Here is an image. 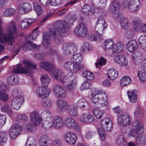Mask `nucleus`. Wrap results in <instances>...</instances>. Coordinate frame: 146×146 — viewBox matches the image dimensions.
I'll return each mask as SVG.
<instances>
[{
  "mask_svg": "<svg viewBox=\"0 0 146 146\" xmlns=\"http://www.w3.org/2000/svg\"><path fill=\"white\" fill-rule=\"evenodd\" d=\"M107 73L108 78L112 80L116 79L118 76L117 71L113 69L108 70Z\"/></svg>",
  "mask_w": 146,
  "mask_h": 146,
  "instance_id": "30",
  "label": "nucleus"
},
{
  "mask_svg": "<svg viewBox=\"0 0 146 146\" xmlns=\"http://www.w3.org/2000/svg\"><path fill=\"white\" fill-rule=\"evenodd\" d=\"M139 43L140 46L146 43V35H141L139 39Z\"/></svg>",
  "mask_w": 146,
  "mask_h": 146,
  "instance_id": "59",
  "label": "nucleus"
},
{
  "mask_svg": "<svg viewBox=\"0 0 146 146\" xmlns=\"http://www.w3.org/2000/svg\"><path fill=\"white\" fill-rule=\"evenodd\" d=\"M41 68H43L46 71L53 72V75L54 78L58 81L64 82L63 80L61 79L62 73L60 70L57 69H55L54 65L51 63L46 61L41 62L40 64Z\"/></svg>",
  "mask_w": 146,
  "mask_h": 146,
  "instance_id": "3",
  "label": "nucleus"
},
{
  "mask_svg": "<svg viewBox=\"0 0 146 146\" xmlns=\"http://www.w3.org/2000/svg\"><path fill=\"white\" fill-rule=\"evenodd\" d=\"M49 138L47 135H42L39 139L40 146H47L49 144Z\"/></svg>",
  "mask_w": 146,
  "mask_h": 146,
  "instance_id": "29",
  "label": "nucleus"
},
{
  "mask_svg": "<svg viewBox=\"0 0 146 146\" xmlns=\"http://www.w3.org/2000/svg\"><path fill=\"white\" fill-rule=\"evenodd\" d=\"M5 84L2 85L0 87V100L4 101H7L8 99V96L5 92L7 88Z\"/></svg>",
  "mask_w": 146,
  "mask_h": 146,
  "instance_id": "24",
  "label": "nucleus"
},
{
  "mask_svg": "<svg viewBox=\"0 0 146 146\" xmlns=\"http://www.w3.org/2000/svg\"><path fill=\"white\" fill-rule=\"evenodd\" d=\"M23 101L24 98L22 96H17L14 98L11 101V106L15 109L18 110L21 104Z\"/></svg>",
  "mask_w": 146,
  "mask_h": 146,
  "instance_id": "15",
  "label": "nucleus"
},
{
  "mask_svg": "<svg viewBox=\"0 0 146 146\" xmlns=\"http://www.w3.org/2000/svg\"><path fill=\"white\" fill-rule=\"evenodd\" d=\"M118 121L121 126L126 127L130 125L131 123V119L129 115H122L118 117Z\"/></svg>",
  "mask_w": 146,
  "mask_h": 146,
  "instance_id": "12",
  "label": "nucleus"
},
{
  "mask_svg": "<svg viewBox=\"0 0 146 146\" xmlns=\"http://www.w3.org/2000/svg\"><path fill=\"white\" fill-rule=\"evenodd\" d=\"M42 103L43 106L48 108L51 107L53 104V102L49 99L43 100Z\"/></svg>",
  "mask_w": 146,
  "mask_h": 146,
  "instance_id": "47",
  "label": "nucleus"
},
{
  "mask_svg": "<svg viewBox=\"0 0 146 146\" xmlns=\"http://www.w3.org/2000/svg\"><path fill=\"white\" fill-rule=\"evenodd\" d=\"M127 94L129 101L131 103L136 102L137 99V91L133 90L131 91H128Z\"/></svg>",
  "mask_w": 146,
  "mask_h": 146,
  "instance_id": "26",
  "label": "nucleus"
},
{
  "mask_svg": "<svg viewBox=\"0 0 146 146\" xmlns=\"http://www.w3.org/2000/svg\"><path fill=\"white\" fill-rule=\"evenodd\" d=\"M7 134L4 132H0V143H5L7 139Z\"/></svg>",
  "mask_w": 146,
  "mask_h": 146,
  "instance_id": "54",
  "label": "nucleus"
},
{
  "mask_svg": "<svg viewBox=\"0 0 146 146\" xmlns=\"http://www.w3.org/2000/svg\"><path fill=\"white\" fill-rule=\"evenodd\" d=\"M114 42L112 40H107L102 44V46L104 50H108L113 48Z\"/></svg>",
  "mask_w": 146,
  "mask_h": 146,
  "instance_id": "32",
  "label": "nucleus"
},
{
  "mask_svg": "<svg viewBox=\"0 0 146 146\" xmlns=\"http://www.w3.org/2000/svg\"><path fill=\"white\" fill-rule=\"evenodd\" d=\"M15 10L14 9L10 8L5 10L3 13V15L6 17L11 16L15 13Z\"/></svg>",
  "mask_w": 146,
  "mask_h": 146,
  "instance_id": "49",
  "label": "nucleus"
},
{
  "mask_svg": "<svg viewBox=\"0 0 146 146\" xmlns=\"http://www.w3.org/2000/svg\"><path fill=\"white\" fill-rule=\"evenodd\" d=\"M107 26L105 24H103L102 25H96L94 27L95 30L99 35H102L104 29L106 28Z\"/></svg>",
  "mask_w": 146,
  "mask_h": 146,
  "instance_id": "46",
  "label": "nucleus"
},
{
  "mask_svg": "<svg viewBox=\"0 0 146 146\" xmlns=\"http://www.w3.org/2000/svg\"><path fill=\"white\" fill-rule=\"evenodd\" d=\"M22 130V128L19 125L15 124L13 125L10 130L9 135L11 138L17 137Z\"/></svg>",
  "mask_w": 146,
  "mask_h": 146,
  "instance_id": "10",
  "label": "nucleus"
},
{
  "mask_svg": "<svg viewBox=\"0 0 146 146\" xmlns=\"http://www.w3.org/2000/svg\"><path fill=\"white\" fill-rule=\"evenodd\" d=\"M42 86L47 87L50 80L46 74L42 75L40 77Z\"/></svg>",
  "mask_w": 146,
  "mask_h": 146,
  "instance_id": "31",
  "label": "nucleus"
},
{
  "mask_svg": "<svg viewBox=\"0 0 146 146\" xmlns=\"http://www.w3.org/2000/svg\"><path fill=\"white\" fill-rule=\"evenodd\" d=\"M144 131V126L142 123L139 121H136L133 123L132 129L129 131V135L130 136L135 133L141 134Z\"/></svg>",
  "mask_w": 146,
  "mask_h": 146,
  "instance_id": "7",
  "label": "nucleus"
},
{
  "mask_svg": "<svg viewBox=\"0 0 146 146\" xmlns=\"http://www.w3.org/2000/svg\"><path fill=\"white\" fill-rule=\"evenodd\" d=\"M123 4L127 6L130 11L134 13L137 12L140 7L139 0H124Z\"/></svg>",
  "mask_w": 146,
  "mask_h": 146,
  "instance_id": "6",
  "label": "nucleus"
},
{
  "mask_svg": "<svg viewBox=\"0 0 146 146\" xmlns=\"http://www.w3.org/2000/svg\"><path fill=\"white\" fill-rule=\"evenodd\" d=\"M6 120V117L3 115L0 114V127L5 124Z\"/></svg>",
  "mask_w": 146,
  "mask_h": 146,
  "instance_id": "62",
  "label": "nucleus"
},
{
  "mask_svg": "<svg viewBox=\"0 0 146 146\" xmlns=\"http://www.w3.org/2000/svg\"><path fill=\"white\" fill-rule=\"evenodd\" d=\"M28 119V116L25 114L18 115L16 117V121L18 123L23 124L25 123Z\"/></svg>",
  "mask_w": 146,
  "mask_h": 146,
  "instance_id": "35",
  "label": "nucleus"
},
{
  "mask_svg": "<svg viewBox=\"0 0 146 146\" xmlns=\"http://www.w3.org/2000/svg\"><path fill=\"white\" fill-rule=\"evenodd\" d=\"M58 107L62 111H65L68 108V104L65 101L62 100H59L57 102Z\"/></svg>",
  "mask_w": 146,
  "mask_h": 146,
  "instance_id": "34",
  "label": "nucleus"
},
{
  "mask_svg": "<svg viewBox=\"0 0 146 146\" xmlns=\"http://www.w3.org/2000/svg\"><path fill=\"white\" fill-rule=\"evenodd\" d=\"M74 63L72 62H67L65 63L64 66L66 70L69 72H72V70Z\"/></svg>",
  "mask_w": 146,
  "mask_h": 146,
  "instance_id": "50",
  "label": "nucleus"
},
{
  "mask_svg": "<svg viewBox=\"0 0 146 146\" xmlns=\"http://www.w3.org/2000/svg\"><path fill=\"white\" fill-rule=\"evenodd\" d=\"M2 111L6 112L7 113H10L11 112V110L9 106L5 105L1 108Z\"/></svg>",
  "mask_w": 146,
  "mask_h": 146,
  "instance_id": "61",
  "label": "nucleus"
},
{
  "mask_svg": "<svg viewBox=\"0 0 146 146\" xmlns=\"http://www.w3.org/2000/svg\"><path fill=\"white\" fill-rule=\"evenodd\" d=\"M100 124L103 129L106 131H110L112 129V122L108 118H104L101 120Z\"/></svg>",
  "mask_w": 146,
  "mask_h": 146,
  "instance_id": "16",
  "label": "nucleus"
},
{
  "mask_svg": "<svg viewBox=\"0 0 146 146\" xmlns=\"http://www.w3.org/2000/svg\"><path fill=\"white\" fill-rule=\"evenodd\" d=\"M92 92L91 100L95 107L98 108L107 105L108 98L105 92L96 89H92Z\"/></svg>",
  "mask_w": 146,
  "mask_h": 146,
  "instance_id": "2",
  "label": "nucleus"
},
{
  "mask_svg": "<svg viewBox=\"0 0 146 146\" xmlns=\"http://www.w3.org/2000/svg\"><path fill=\"white\" fill-rule=\"evenodd\" d=\"M74 33L77 36L84 37L87 35L88 31L86 25L82 22H80L75 28Z\"/></svg>",
  "mask_w": 146,
  "mask_h": 146,
  "instance_id": "8",
  "label": "nucleus"
},
{
  "mask_svg": "<svg viewBox=\"0 0 146 146\" xmlns=\"http://www.w3.org/2000/svg\"><path fill=\"white\" fill-rule=\"evenodd\" d=\"M27 142H29L30 144L29 146H35L36 145V142L35 139L32 137H29L27 140ZM27 145H25L27 146Z\"/></svg>",
  "mask_w": 146,
  "mask_h": 146,
  "instance_id": "57",
  "label": "nucleus"
},
{
  "mask_svg": "<svg viewBox=\"0 0 146 146\" xmlns=\"http://www.w3.org/2000/svg\"><path fill=\"white\" fill-rule=\"evenodd\" d=\"M70 27L69 24L66 21H57L54 27L50 30L48 35L46 33L43 34L42 44L47 48L45 50L46 53L52 54L55 52L50 47V40L48 35L54 39H59L61 36H64L63 34L66 33Z\"/></svg>",
  "mask_w": 146,
  "mask_h": 146,
  "instance_id": "1",
  "label": "nucleus"
},
{
  "mask_svg": "<svg viewBox=\"0 0 146 146\" xmlns=\"http://www.w3.org/2000/svg\"><path fill=\"white\" fill-rule=\"evenodd\" d=\"M64 122L66 126L69 128L78 129L79 128L75 120L71 117L66 118Z\"/></svg>",
  "mask_w": 146,
  "mask_h": 146,
  "instance_id": "14",
  "label": "nucleus"
},
{
  "mask_svg": "<svg viewBox=\"0 0 146 146\" xmlns=\"http://www.w3.org/2000/svg\"><path fill=\"white\" fill-rule=\"evenodd\" d=\"M71 60L75 63H80L82 61V58L80 53H77L74 54L71 57Z\"/></svg>",
  "mask_w": 146,
  "mask_h": 146,
  "instance_id": "41",
  "label": "nucleus"
},
{
  "mask_svg": "<svg viewBox=\"0 0 146 146\" xmlns=\"http://www.w3.org/2000/svg\"><path fill=\"white\" fill-rule=\"evenodd\" d=\"M23 63L27 69L23 67L19 66L14 69L13 71V72L17 73L25 74L27 76L32 77V74L33 71L31 70V68L36 69V64L33 63L29 60H24Z\"/></svg>",
  "mask_w": 146,
  "mask_h": 146,
  "instance_id": "4",
  "label": "nucleus"
},
{
  "mask_svg": "<svg viewBox=\"0 0 146 146\" xmlns=\"http://www.w3.org/2000/svg\"><path fill=\"white\" fill-rule=\"evenodd\" d=\"M98 34H90L88 36V39L91 41L97 40L98 39Z\"/></svg>",
  "mask_w": 146,
  "mask_h": 146,
  "instance_id": "63",
  "label": "nucleus"
},
{
  "mask_svg": "<svg viewBox=\"0 0 146 146\" xmlns=\"http://www.w3.org/2000/svg\"><path fill=\"white\" fill-rule=\"evenodd\" d=\"M24 7L27 13L29 12L31 9V5L28 3L25 2L23 3H21Z\"/></svg>",
  "mask_w": 146,
  "mask_h": 146,
  "instance_id": "60",
  "label": "nucleus"
},
{
  "mask_svg": "<svg viewBox=\"0 0 146 146\" xmlns=\"http://www.w3.org/2000/svg\"><path fill=\"white\" fill-rule=\"evenodd\" d=\"M82 76L88 80H92L94 78L95 76L92 72L88 71H84L82 72Z\"/></svg>",
  "mask_w": 146,
  "mask_h": 146,
  "instance_id": "43",
  "label": "nucleus"
},
{
  "mask_svg": "<svg viewBox=\"0 0 146 146\" xmlns=\"http://www.w3.org/2000/svg\"><path fill=\"white\" fill-rule=\"evenodd\" d=\"M115 61L121 66H125L128 63V60L124 55H119L116 56L115 58Z\"/></svg>",
  "mask_w": 146,
  "mask_h": 146,
  "instance_id": "23",
  "label": "nucleus"
},
{
  "mask_svg": "<svg viewBox=\"0 0 146 146\" xmlns=\"http://www.w3.org/2000/svg\"><path fill=\"white\" fill-rule=\"evenodd\" d=\"M62 49L64 54L69 55L72 53L76 52L77 48L73 45L66 43L63 44Z\"/></svg>",
  "mask_w": 146,
  "mask_h": 146,
  "instance_id": "11",
  "label": "nucleus"
},
{
  "mask_svg": "<svg viewBox=\"0 0 146 146\" xmlns=\"http://www.w3.org/2000/svg\"><path fill=\"white\" fill-rule=\"evenodd\" d=\"M116 142L117 144L120 146H125L127 144L126 140L124 137L122 135L117 137Z\"/></svg>",
  "mask_w": 146,
  "mask_h": 146,
  "instance_id": "33",
  "label": "nucleus"
},
{
  "mask_svg": "<svg viewBox=\"0 0 146 146\" xmlns=\"http://www.w3.org/2000/svg\"><path fill=\"white\" fill-rule=\"evenodd\" d=\"M52 123L53 126L56 129H60L63 126V121L60 116H56L52 120Z\"/></svg>",
  "mask_w": 146,
  "mask_h": 146,
  "instance_id": "19",
  "label": "nucleus"
},
{
  "mask_svg": "<svg viewBox=\"0 0 146 146\" xmlns=\"http://www.w3.org/2000/svg\"><path fill=\"white\" fill-rule=\"evenodd\" d=\"M42 127L47 130H49L53 126L52 121L45 120L42 124Z\"/></svg>",
  "mask_w": 146,
  "mask_h": 146,
  "instance_id": "45",
  "label": "nucleus"
},
{
  "mask_svg": "<svg viewBox=\"0 0 146 146\" xmlns=\"http://www.w3.org/2000/svg\"><path fill=\"white\" fill-rule=\"evenodd\" d=\"M31 119L32 122L35 125H38L40 124L41 118L40 116L37 111H34L31 114Z\"/></svg>",
  "mask_w": 146,
  "mask_h": 146,
  "instance_id": "21",
  "label": "nucleus"
},
{
  "mask_svg": "<svg viewBox=\"0 0 146 146\" xmlns=\"http://www.w3.org/2000/svg\"><path fill=\"white\" fill-rule=\"evenodd\" d=\"M141 23L140 21H135L133 23V29L134 31H137L140 29L141 26Z\"/></svg>",
  "mask_w": 146,
  "mask_h": 146,
  "instance_id": "56",
  "label": "nucleus"
},
{
  "mask_svg": "<svg viewBox=\"0 0 146 146\" xmlns=\"http://www.w3.org/2000/svg\"><path fill=\"white\" fill-rule=\"evenodd\" d=\"M123 48L124 46L123 44L120 43H117L113 46L112 50V54H115L117 53L121 52L123 51Z\"/></svg>",
  "mask_w": 146,
  "mask_h": 146,
  "instance_id": "28",
  "label": "nucleus"
},
{
  "mask_svg": "<svg viewBox=\"0 0 146 146\" xmlns=\"http://www.w3.org/2000/svg\"><path fill=\"white\" fill-rule=\"evenodd\" d=\"M18 77L16 74L11 75L7 78V83L9 84H15L17 82Z\"/></svg>",
  "mask_w": 146,
  "mask_h": 146,
  "instance_id": "37",
  "label": "nucleus"
},
{
  "mask_svg": "<svg viewBox=\"0 0 146 146\" xmlns=\"http://www.w3.org/2000/svg\"><path fill=\"white\" fill-rule=\"evenodd\" d=\"M68 111L70 115L72 117H76L78 115L76 107L74 105L69 106Z\"/></svg>",
  "mask_w": 146,
  "mask_h": 146,
  "instance_id": "40",
  "label": "nucleus"
},
{
  "mask_svg": "<svg viewBox=\"0 0 146 146\" xmlns=\"http://www.w3.org/2000/svg\"><path fill=\"white\" fill-rule=\"evenodd\" d=\"M64 139L66 142L70 144H74L76 140V136L72 132H68L64 135Z\"/></svg>",
  "mask_w": 146,
  "mask_h": 146,
  "instance_id": "20",
  "label": "nucleus"
},
{
  "mask_svg": "<svg viewBox=\"0 0 146 146\" xmlns=\"http://www.w3.org/2000/svg\"><path fill=\"white\" fill-rule=\"evenodd\" d=\"M76 105L81 109L87 110L89 109V105L87 102L84 99H80L77 102Z\"/></svg>",
  "mask_w": 146,
  "mask_h": 146,
  "instance_id": "25",
  "label": "nucleus"
},
{
  "mask_svg": "<svg viewBox=\"0 0 146 146\" xmlns=\"http://www.w3.org/2000/svg\"><path fill=\"white\" fill-rule=\"evenodd\" d=\"M141 111V107L139 106H137L134 112V116L135 118H137L140 117Z\"/></svg>",
  "mask_w": 146,
  "mask_h": 146,
  "instance_id": "55",
  "label": "nucleus"
},
{
  "mask_svg": "<svg viewBox=\"0 0 146 146\" xmlns=\"http://www.w3.org/2000/svg\"><path fill=\"white\" fill-rule=\"evenodd\" d=\"M62 78L61 79L63 80L64 81H60L62 83L66 81V79H67V80H70L71 82L70 84L67 86L66 87V89L68 91L70 92H72L73 91L76 84V78L75 76L71 74V76L70 77L69 76L68 74L64 78H63L62 75Z\"/></svg>",
  "mask_w": 146,
  "mask_h": 146,
  "instance_id": "9",
  "label": "nucleus"
},
{
  "mask_svg": "<svg viewBox=\"0 0 146 146\" xmlns=\"http://www.w3.org/2000/svg\"><path fill=\"white\" fill-rule=\"evenodd\" d=\"M120 7V5L116 1H114L111 3L110 8L112 11H117Z\"/></svg>",
  "mask_w": 146,
  "mask_h": 146,
  "instance_id": "48",
  "label": "nucleus"
},
{
  "mask_svg": "<svg viewBox=\"0 0 146 146\" xmlns=\"http://www.w3.org/2000/svg\"><path fill=\"white\" fill-rule=\"evenodd\" d=\"M26 38L28 41L25 42L24 45L22 46V50L27 51L30 50H37L39 49L40 46L39 45H36L32 42L34 40L31 34L26 36Z\"/></svg>",
  "mask_w": 146,
  "mask_h": 146,
  "instance_id": "5",
  "label": "nucleus"
},
{
  "mask_svg": "<svg viewBox=\"0 0 146 146\" xmlns=\"http://www.w3.org/2000/svg\"><path fill=\"white\" fill-rule=\"evenodd\" d=\"M135 31L132 29H128L125 31V35L128 39L133 38L135 35Z\"/></svg>",
  "mask_w": 146,
  "mask_h": 146,
  "instance_id": "44",
  "label": "nucleus"
},
{
  "mask_svg": "<svg viewBox=\"0 0 146 146\" xmlns=\"http://www.w3.org/2000/svg\"><path fill=\"white\" fill-rule=\"evenodd\" d=\"M94 120L92 116L90 114H82L80 117L81 121L85 123H89L92 122Z\"/></svg>",
  "mask_w": 146,
  "mask_h": 146,
  "instance_id": "27",
  "label": "nucleus"
},
{
  "mask_svg": "<svg viewBox=\"0 0 146 146\" xmlns=\"http://www.w3.org/2000/svg\"><path fill=\"white\" fill-rule=\"evenodd\" d=\"M40 115L44 118L45 120L52 121L53 119L52 116L50 112L47 110L43 111Z\"/></svg>",
  "mask_w": 146,
  "mask_h": 146,
  "instance_id": "36",
  "label": "nucleus"
},
{
  "mask_svg": "<svg viewBox=\"0 0 146 146\" xmlns=\"http://www.w3.org/2000/svg\"><path fill=\"white\" fill-rule=\"evenodd\" d=\"M63 88L61 86L58 85H56L53 87V90L56 96H59L58 92Z\"/></svg>",
  "mask_w": 146,
  "mask_h": 146,
  "instance_id": "58",
  "label": "nucleus"
},
{
  "mask_svg": "<svg viewBox=\"0 0 146 146\" xmlns=\"http://www.w3.org/2000/svg\"><path fill=\"white\" fill-rule=\"evenodd\" d=\"M53 143L54 146H62V145L61 140L59 139H55L53 141Z\"/></svg>",
  "mask_w": 146,
  "mask_h": 146,
  "instance_id": "64",
  "label": "nucleus"
},
{
  "mask_svg": "<svg viewBox=\"0 0 146 146\" xmlns=\"http://www.w3.org/2000/svg\"><path fill=\"white\" fill-rule=\"evenodd\" d=\"M93 113L95 116L98 119L101 118L103 114V113L102 111L99 110L98 109H94Z\"/></svg>",
  "mask_w": 146,
  "mask_h": 146,
  "instance_id": "51",
  "label": "nucleus"
},
{
  "mask_svg": "<svg viewBox=\"0 0 146 146\" xmlns=\"http://www.w3.org/2000/svg\"><path fill=\"white\" fill-rule=\"evenodd\" d=\"M126 48L130 52H134L137 48V43L134 40H131L127 44Z\"/></svg>",
  "mask_w": 146,
  "mask_h": 146,
  "instance_id": "22",
  "label": "nucleus"
},
{
  "mask_svg": "<svg viewBox=\"0 0 146 146\" xmlns=\"http://www.w3.org/2000/svg\"><path fill=\"white\" fill-rule=\"evenodd\" d=\"M131 82L130 78L128 76L123 77L120 81V85L121 86H125L129 84Z\"/></svg>",
  "mask_w": 146,
  "mask_h": 146,
  "instance_id": "42",
  "label": "nucleus"
},
{
  "mask_svg": "<svg viewBox=\"0 0 146 146\" xmlns=\"http://www.w3.org/2000/svg\"><path fill=\"white\" fill-rule=\"evenodd\" d=\"M50 93V90L47 89V87L42 86L38 87L36 91V94L37 96L43 99L47 97Z\"/></svg>",
  "mask_w": 146,
  "mask_h": 146,
  "instance_id": "13",
  "label": "nucleus"
},
{
  "mask_svg": "<svg viewBox=\"0 0 146 146\" xmlns=\"http://www.w3.org/2000/svg\"><path fill=\"white\" fill-rule=\"evenodd\" d=\"M119 22L121 27L123 29H126L129 26V21L125 17H121L119 20Z\"/></svg>",
  "mask_w": 146,
  "mask_h": 146,
  "instance_id": "39",
  "label": "nucleus"
},
{
  "mask_svg": "<svg viewBox=\"0 0 146 146\" xmlns=\"http://www.w3.org/2000/svg\"><path fill=\"white\" fill-rule=\"evenodd\" d=\"M34 8L35 10L37 12V15H41L42 12V8L41 6L38 5L37 3L34 4Z\"/></svg>",
  "mask_w": 146,
  "mask_h": 146,
  "instance_id": "52",
  "label": "nucleus"
},
{
  "mask_svg": "<svg viewBox=\"0 0 146 146\" xmlns=\"http://www.w3.org/2000/svg\"><path fill=\"white\" fill-rule=\"evenodd\" d=\"M140 134L135 133L130 136L135 138V141L136 144L140 145H144L146 143V137Z\"/></svg>",
  "mask_w": 146,
  "mask_h": 146,
  "instance_id": "17",
  "label": "nucleus"
},
{
  "mask_svg": "<svg viewBox=\"0 0 146 146\" xmlns=\"http://www.w3.org/2000/svg\"><path fill=\"white\" fill-rule=\"evenodd\" d=\"M138 76L140 80L144 82L146 80V73L144 72L139 71L138 73Z\"/></svg>",
  "mask_w": 146,
  "mask_h": 146,
  "instance_id": "53",
  "label": "nucleus"
},
{
  "mask_svg": "<svg viewBox=\"0 0 146 146\" xmlns=\"http://www.w3.org/2000/svg\"><path fill=\"white\" fill-rule=\"evenodd\" d=\"M85 68L84 65L80 63H75L73 64V67L72 70L73 72H77Z\"/></svg>",
  "mask_w": 146,
  "mask_h": 146,
  "instance_id": "38",
  "label": "nucleus"
},
{
  "mask_svg": "<svg viewBox=\"0 0 146 146\" xmlns=\"http://www.w3.org/2000/svg\"><path fill=\"white\" fill-rule=\"evenodd\" d=\"M81 11L83 14L88 16L94 15L95 12L93 7L90 5L87 4L82 7Z\"/></svg>",
  "mask_w": 146,
  "mask_h": 146,
  "instance_id": "18",
  "label": "nucleus"
}]
</instances>
